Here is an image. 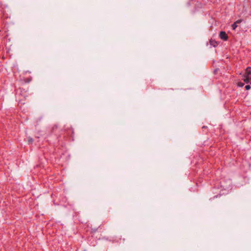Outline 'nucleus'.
<instances>
[{"mask_svg": "<svg viewBox=\"0 0 251 251\" xmlns=\"http://www.w3.org/2000/svg\"><path fill=\"white\" fill-rule=\"evenodd\" d=\"M251 67H248L246 69L245 74L242 76L243 80L246 83H250L251 81Z\"/></svg>", "mask_w": 251, "mask_h": 251, "instance_id": "obj_1", "label": "nucleus"}, {"mask_svg": "<svg viewBox=\"0 0 251 251\" xmlns=\"http://www.w3.org/2000/svg\"><path fill=\"white\" fill-rule=\"evenodd\" d=\"M219 37L224 41H226L228 39V36L225 31H221L219 34Z\"/></svg>", "mask_w": 251, "mask_h": 251, "instance_id": "obj_2", "label": "nucleus"}, {"mask_svg": "<svg viewBox=\"0 0 251 251\" xmlns=\"http://www.w3.org/2000/svg\"><path fill=\"white\" fill-rule=\"evenodd\" d=\"M210 44L214 47L218 46L217 42L212 39L210 40Z\"/></svg>", "mask_w": 251, "mask_h": 251, "instance_id": "obj_3", "label": "nucleus"}, {"mask_svg": "<svg viewBox=\"0 0 251 251\" xmlns=\"http://www.w3.org/2000/svg\"><path fill=\"white\" fill-rule=\"evenodd\" d=\"M27 141H28V144L32 145L33 143L34 140L32 139V138H31L30 137H28L27 138Z\"/></svg>", "mask_w": 251, "mask_h": 251, "instance_id": "obj_4", "label": "nucleus"}, {"mask_svg": "<svg viewBox=\"0 0 251 251\" xmlns=\"http://www.w3.org/2000/svg\"><path fill=\"white\" fill-rule=\"evenodd\" d=\"M239 21H237L236 23H234L232 25V27L233 29H235L236 27H237L236 23H239Z\"/></svg>", "mask_w": 251, "mask_h": 251, "instance_id": "obj_5", "label": "nucleus"}, {"mask_svg": "<svg viewBox=\"0 0 251 251\" xmlns=\"http://www.w3.org/2000/svg\"><path fill=\"white\" fill-rule=\"evenodd\" d=\"M244 85V84L243 82H239L237 83V86L240 87H242Z\"/></svg>", "mask_w": 251, "mask_h": 251, "instance_id": "obj_6", "label": "nucleus"}, {"mask_svg": "<svg viewBox=\"0 0 251 251\" xmlns=\"http://www.w3.org/2000/svg\"><path fill=\"white\" fill-rule=\"evenodd\" d=\"M245 88L247 90H248L251 89V86L249 85H247L245 86Z\"/></svg>", "mask_w": 251, "mask_h": 251, "instance_id": "obj_7", "label": "nucleus"}]
</instances>
